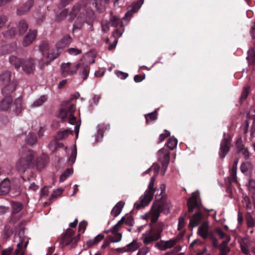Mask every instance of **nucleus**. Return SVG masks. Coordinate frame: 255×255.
Instances as JSON below:
<instances>
[{
  "label": "nucleus",
  "mask_w": 255,
  "mask_h": 255,
  "mask_svg": "<svg viewBox=\"0 0 255 255\" xmlns=\"http://www.w3.org/2000/svg\"><path fill=\"white\" fill-rule=\"evenodd\" d=\"M164 226V225L162 222H158L151 225L150 229L146 231L145 235H142L143 244L147 245L160 239Z\"/></svg>",
  "instance_id": "obj_1"
},
{
  "label": "nucleus",
  "mask_w": 255,
  "mask_h": 255,
  "mask_svg": "<svg viewBox=\"0 0 255 255\" xmlns=\"http://www.w3.org/2000/svg\"><path fill=\"white\" fill-rule=\"evenodd\" d=\"M15 89L16 84L15 83H11L2 89L1 93L4 97L0 102V110L5 111L9 109L12 102L11 93Z\"/></svg>",
  "instance_id": "obj_2"
},
{
  "label": "nucleus",
  "mask_w": 255,
  "mask_h": 255,
  "mask_svg": "<svg viewBox=\"0 0 255 255\" xmlns=\"http://www.w3.org/2000/svg\"><path fill=\"white\" fill-rule=\"evenodd\" d=\"M155 180V177L154 176H152L150 179L148 190L145 192L144 195L140 197V202L136 203L134 204L135 208L136 209L139 210L141 208H144L152 200L153 193L155 191V189L153 188Z\"/></svg>",
  "instance_id": "obj_3"
},
{
  "label": "nucleus",
  "mask_w": 255,
  "mask_h": 255,
  "mask_svg": "<svg viewBox=\"0 0 255 255\" xmlns=\"http://www.w3.org/2000/svg\"><path fill=\"white\" fill-rule=\"evenodd\" d=\"M87 4L88 0H82L74 5L69 13L70 19L73 20L78 15L80 18H84L88 11Z\"/></svg>",
  "instance_id": "obj_4"
},
{
  "label": "nucleus",
  "mask_w": 255,
  "mask_h": 255,
  "mask_svg": "<svg viewBox=\"0 0 255 255\" xmlns=\"http://www.w3.org/2000/svg\"><path fill=\"white\" fill-rule=\"evenodd\" d=\"M170 207V205L167 203L165 197L162 196L158 198L157 194L155 195V201L152 206V211L158 212L159 214L160 213L168 214L169 213Z\"/></svg>",
  "instance_id": "obj_5"
},
{
  "label": "nucleus",
  "mask_w": 255,
  "mask_h": 255,
  "mask_svg": "<svg viewBox=\"0 0 255 255\" xmlns=\"http://www.w3.org/2000/svg\"><path fill=\"white\" fill-rule=\"evenodd\" d=\"M39 50L42 53L43 56L45 57L48 61L45 62V64L48 65L50 62L56 59L60 54V51L58 50L56 52V49L49 51V45L46 41H42L39 45Z\"/></svg>",
  "instance_id": "obj_6"
},
{
  "label": "nucleus",
  "mask_w": 255,
  "mask_h": 255,
  "mask_svg": "<svg viewBox=\"0 0 255 255\" xmlns=\"http://www.w3.org/2000/svg\"><path fill=\"white\" fill-rule=\"evenodd\" d=\"M232 138L231 137H224L220 143L219 155L220 157L224 158L229 152L231 145Z\"/></svg>",
  "instance_id": "obj_7"
},
{
  "label": "nucleus",
  "mask_w": 255,
  "mask_h": 255,
  "mask_svg": "<svg viewBox=\"0 0 255 255\" xmlns=\"http://www.w3.org/2000/svg\"><path fill=\"white\" fill-rule=\"evenodd\" d=\"M79 66L80 64L73 65L70 63H63L61 67L62 73L64 76L74 75L76 73Z\"/></svg>",
  "instance_id": "obj_8"
},
{
  "label": "nucleus",
  "mask_w": 255,
  "mask_h": 255,
  "mask_svg": "<svg viewBox=\"0 0 255 255\" xmlns=\"http://www.w3.org/2000/svg\"><path fill=\"white\" fill-rule=\"evenodd\" d=\"M36 62L33 58L23 59L21 65L22 70L28 74H32L35 70Z\"/></svg>",
  "instance_id": "obj_9"
},
{
  "label": "nucleus",
  "mask_w": 255,
  "mask_h": 255,
  "mask_svg": "<svg viewBox=\"0 0 255 255\" xmlns=\"http://www.w3.org/2000/svg\"><path fill=\"white\" fill-rule=\"evenodd\" d=\"M75 232L71 229H68L66 232L61 235L59 239L60 245L62 248L72 243V236L74 235Z\"/></svg>",
  "instance_id": "obj_10"
},
{
  "label": "nucleus",
  "mask_w": 255,
  "mask_h": 255,
  "mask_svg": "<svg viewBox=\"0 0 255 255\" xmlns=\"http://www.w3.org/2000/svg\"><path fill=\"white\" fill-rule=\"evenodd\" d=\"M72 41V38L71 36L69 34L64 35L62 38H61L56 44V52L58 50L61 53L62 50L68 46Z\"/></svg>",
  "instance_id": "obj_11"
},
{
  "label": "nucleus",
  "mask_w": 255,
  "mask_h": 255,
  "mask_svg": "<svg viewBox=\"0 0 255 255\" xmlns=\"http://www.w3.org/2000/svg\"><path fill=\"white\" fill-rule=\"evenodd\" d=\"M33 167L34 162L32 160H18L16 165L17 170L22 173H24L28 168Z\"/></svg>",
  "instance_id": "obj_12"
},
{
  "label": "nucleus",
  "mask_w": 255,
  "mask_h": 255,
  "mask_svg": "<svg viewBox=\"0 0 255 255\" xmlns=\"http://www.w3.org/2000/svg\"><path fill=\"white\" fill-rule=\"evenodd\" d=\"M157 155L158 159H170L171 158L175 159L176 157V154L174 153L171 154L169 149L165 147L158 151Z\"/></svg>",
  "instance_id": "obj_13"
},
{
  "label": "nucleus",
  "mask_w": 255,
  "mask_h": 255,
  "mask_svg": "<svg viewBox=\"0 0 255 255\" xmlns=\"http://www.w3.org/2000/svg\"><path fill=\"white\" fill-rule=\"evenodd\" d=\"M143 3V0H138L135 2H133L132 3L131 9L126 13L123 18L127 19H130L131 17L132 14L138 10Z\"/></svg>",
  "instance_id": "obj_14"
},
{
  "label": "nucleus",
  "mask_w": 255,
  "mask_h": 255,
  "mask_svg": "<svg viewBox=\"0 0 255 255\" xmlns=\"http://www.w3.org/2000/svg\"><path fill=\"white\" fill-rule=\"evenodd\" d=\"M37 36V30L29 29L28 32L24 37L22 44L24 46L27 47L30 45Z\"/></svg>",
  "instance_id": "obj_15"
},
{
  "label": "nucleus",
  "mask_w": 255,
  "mask_h": 255,
  "mask_svg": "<svg viewBox=\"0 0 255 255\" xmlns=\"http://www.w3.org/2000/svg\"><path fill=\"white\" fill-rule=\"evenodd\" d=\"M20 155L21 157L19 159H38L36 157V153L31 150H27L26 148H22L20 151Z\"/></svg>",
  "instance_id": "obj_16"
},
{
  "label": "nucleus",
  "mask_w": 255,
  "mask_h": 255,
  "mask_svg": "<svg viewBox=\"0 0 255 255\" xmlns=\"http://www.w3.org/2000/svg\"><path fill=\"white\" fill-rule=\"evenodd\" d=\"M11 72L8 71H5L0 75V84L4 85V87L8 85L11 83H15L16 86L17 82L16 81H11Z\"/></svg>",
  "instance_id": "obj_17"
},
{
  "label": "nucleus",
  "mask_w": 255,
  "mask_h": 255,
  "mask_svg": "<svg viewBox=\"0 0 255 255\" xmlns=\"http://www.w3.org/2000/svg\"><path fill=\"white\" fill-rule=\"evenodd\" d=\"M243 141L241 137L238 138L236 142V146L237 148V152L242 153L247 158L249 157V152L247 148H245L243 144Z\"/></svg>",
  "instance_id": "obj_18"
},
{
  "label": "nucleus",
  "mask_w": 255,
  "mask_h": 255,
  "mask_svg": "<svg viewBox=\"0 0 255 255\" xmlns=\"http://www.w3.org/2000/svg\"><path fill=\"white\" fill-rule=\"evenodd\" d=\"M202 218V213L200 211H198L190 218L189 226L193 228L198 226L200 223Z\"/></svg>",
  "instance_id": "obj_19"
},
{
  "label": "nucleus",
  "mask_w": 255,
  "mask_h": 255,
  "mask_svg": "<svg viewBox=\"0 0 255 255\" xmlns=\"http://www.w3.org/2000/svg\"><path fill=\"white\" fill-rule=\"evenodd\" d=\"M34 4L33 0H28L25 2L20 7L17 8V14L19 15L25 14L27 12Z\"/></svg>",
  "instance_id": "obj_20"
},
{
  "label": "nucleus",
  "mask_w": 255,
  "mask_h": 255,
  "mask_svg": "<svg viewBox=\"0 0 255 255\" xmlns=\"http://www.w3.org/2000/svg\"><path fill=\"white\" fill-rule=\"evenodd\" d=\"M11 110L16 115H19L23 110L22 101L20 97L16 99L11 107Z\"/></svg>",
  "instance_id": "obj_21"
},
{
  "label": "nucleus",
  "mask_w": 255,
  "mask_h": 255,
  "mask_svg": "<svg viewBox=\"0 0 255 255\" xmlns=\"http://www.w3.org/2000/svg\"><path fill=\"white\" fill-rule=\"evenodd\" d=\"M68 119V123L71 125H75V131L76 134V138L77 139L78 137V134L79 132L80 126L81 124V121L79 122L77 121V119L74 115H69Z\"/></svg>",
  "instance_id": "obj_22"
},
{
  "label": "nucleus",
  "mask_w": 255,
  "mask_h": 255,
  "mask_svg": "<svg viewBox=\"0 0 255 255\" xmlns=\"http://www.w3.org/2000/svg\"><path fill=\"white\" fill-rule=\"evenodd\" d=\"M10 184L7 179H3L0 184V195L6 194L10 191Z\"/></svg>",
  "instance_id": "obj_23"
},
{
  "label": "nucleus",
  "mask_w": 255,
  "mask_h": 255,
  "mask_svg": "<svg viewBox=\"0 0 255 255\" xmlns=\"http://www.w3.org/2000/svg\"><path fill=\"white\" fill-rule=\"evenodd\" d=\"M80 66L78 67L79 74L84 80L87 79L89 75L90 67L88 65L79 63Z\"/></svg>",
  "instance_id": "obj_24"
},
{
  "label": "nucleus",
  "mask_w": 255,
  "mask_h": 255,
  "mask_svg": "<svg viewBox=\"0 0 255 255\" xmlns=\"http://www.w3.org/2000/svg\"><path fill=\"white\" fill-rule=\"evenodd\" d=\"M24 234V230H21L18 234L19 236V242L17 245V249L14 252V255H19L23 252L24 253V251L22 249V246L24 243V239L21 236Z\"/></svg>",
  "instance_id": "obj_25"
},
{
  "label": "nucleus",
  "mask_w": 255,
  "mask_h": 255,
  "mask_svg": "<svg viewBox=\"0 0 255 255\" xmlns=\"http://www.w3.org/2000/svg\"><path fill=\"white\" fill-rule=\"evenodd\" d=\"M208 222H204L202 225L200 226L198 230V234L202 238L205 239L207 238L208 232Z\"/></svg>",
  "instance_id": "obj_26"
},
{
  "label": "nucleus",
  "mask_w": 255,
  "mask_h": 255,
  "mask_svg": "<svg viewBox=\"0 0 255 255\" xmlns=\"http://www.w3.org/2000/svg\"><path fill=\"white\" fill-rule=\"evenodd\" d=\"M110 22L113 27H117L119 25L123 26L122 20L118 16L114 15L112 11L110 12Z\"/></svg>",
  "instance_id": "obj_27"
},
{
  "label": "nucleus",
  "mask_w": 255,
  "mask_h": 255,
  "mask_svg": "<svg viewBox=\"0 0 255 255\" xmlns=\"http://www.w3.org/2000/svg\"><path fill=\"white\" fill-rule=\"evenodd\" d=\"M10 204L12 207V215L13 216L19 213L23 209V204L16 201H11Z\"/></svg>",
  "instance_id": "obj_28"
},
{
  "label": "nucleus",
  "mask_w": 255,
  "mask_h": 255,
  "mask_svg": "<svg viewBox=\"0 0 255 255\" xmlns=\"http://www.w3.org/2000/svg\"><path fill=\"white\" fill-rule=\"evenodd\" d=\"M17 28L19 34L20 35H23L27 31L28 24L25 20L21 19L18 22Z\"/></svg>",
  "instance_id": "obj_29"
},
{
  "label": "nucleus",
  "mask_w": 255,
  "mask_h": 255,
  "mask_svg": "<svg viewBox=\"0 0 255 255\" xmlns=\"http://www.w3.org/2000/svg\"><path fill=\"white\" fill-rule=\"evenodd\" d=\"M23 60L14 55H11L9 58V63L12 65H13L17 70H18L21 66Z\"/></svg>",
  "instance_id": "obj_30"
},
{
  "label": "nucleus",
  "mask_w": 255,
  "mask_h": 255,
  "mask_svg": "<svg viewBox=\"0 0 255 255\" xmlns=\"http://www.w3.org/2000/svg\"><path fill=\"white\" fill-rule=\"evenodd\" d=\"M187 206L188 207V212H192L195 208L198 207L197 201V197L195 195L192 196L187 201Z\"/></svg>",
  "instance_id": "obj_31"
},
{
  "label": "nucleus",
  "mask_w": 255,
  "mask_h": 255,
  "mask_svg": "<svg viewBox=\"0 0 255 255\" xmlns=\"http://www.w3.org/2000/svg\"><path fill=\"white\" fill-rule=\"evenodd\" d=\"M124 205L125 203L124 202L120 201L118 202L112 209L111 214L114 217L118 216L121 212Z\"/></svg>",
  "instance_id": "obj_32"
},
{
  "label": "nucleus",
  "mask_w": 255,
  "mask_h": 255,
  "mask_svg": "<svg viewBox=\"0 0 255 255\" xmlns=\"http://www.w3.org/2000/svg\"><path fill=\"white\" fill-rule=\"evenodd\" d=\"M63 147L64 144L63 143L54 140L50 141L48 145L49 149L52 152L56 151L59 148H63Z\"/></svg>",
  "instance_id": "obj_33"
},
{
  "label": "nucleus",
  "mask_w": 255,
  "mask_h": 255,
  "mask_svg": "<svg viewBox=\"0 0 255 255\" xmlns=\"http://www.w3.org/2000/svg\"><path fill=\"white\" fill-rule=\"evenodd\" d=\"M73 130L70 129H66L63 131H59L58 132L57 137L59 139H64L66 138L69 134H73Z\"/></svg>",
  "instance_id": "obj_34"
},
{
  "label": "nucleus",
  "mask_w": 255,
  "mask_h": 255,
  "mask_svg": "<svg viewBox=\"0 0 255 255\" xmlns=\"http://www.w3.org/2000/svg\"><path fill=\"white\" fill-rule=\"evenodd\" d=\"M177 139L175 137H170L167 142L166 143L165 145L167 146L166 148H169L170 150H173L177 146Z\"/></svg>",
  "instance_id": "obj_35"
},
{
  "label": "nucleus",
  "mask_w": 255,
  "mask_h": 255,
  "mask_svg": "<svg viewBox=\"0 0 255 255\" xmlns=\"http://www.w3.org/2000/svg\"><path fill=\"white\" fill-rule=\"evenodd\" d=\"M25 140L27 144L33 145L35 144L37 141V136L35 133L30 132L26 136Z\"/></svg>",
  "instance_id": "obj_36"
},
{
  "label": "nucleus",
  "mask_w": 255,
  "mask_h": 255,
  "mask_svg": "<svg viewBox=\"0 0 255 255\" xmlns=\"http://www.w3.org/2000/svg\"><path fill=\"white\" fill-rule=\"evenodd\" d=\"M157 112L155 110L154 112L145 115V118L146 120V124H148L150 122L155 121L157 119Z\"/></svg>",
  "instance_id": "obj_37"
},
{
  "label": "nucleus",
  "mask_w": 255,
  "mask_h": 255,
  "mask_svg": "<svg viewBox=\"0 0 255 255\" xmlns=\"http://www.w3.org/2000/svg\"><path fill=\"white\" fill-rule=\"evenodd\" d=\"M16 28L15 27H11L8 30L3 32V35L6 38H12L16 35Z\"/></svg>",
  "instance_id": "obj_38"
},
{
  "label": "nucleus",
  "mask_w": 255,
  "mask_h": 255,
  "mask_svg": "<svg viewBox=\"0 0 255 255\" xmlns=\"http://www.w3.org/2000/svg\"><path fill=\"white\" fill-rule=\"evenodd\" d=\"M114 234V236H109L108 239L110 241L111 243H117L119 242L121 240L122 234L116 232L115 233L112 232Z\"/></svg>",
  "instance_id": "obj_39"
},
{
  "label": "nucleus",
  "mask_w": 255,
  "mask_h": 255,
  "mask_svg": "<svg viewBox=\"0 0 255 255\" xmlns=\"http://www.w3.org/2000/svg\"><path fill=\"white\" fill-rule=\"evenodd\" d=\"M250 93V87L246 86L243 88V91L240 97V102L243 103L247 98Z\"/></svg>",
  "instance_id": "obj_40"
},
{
  "label": "nucleus",
  "mask_w": 255,
  "mask_h": 255,
  "mask_svg": "<svg viewBox=\"0 0 255 255\" xmlns=\"http://www.w3.org/2000/svg\"><path fill=\"white\" fill-rule=\"evenodd\" d=\"M135 243H136V241H133L131 243L128 244L127 246V248L126 249L125 247L123 249H120V248H119L117 250H124V252H131V251L132 252V251H134L135 250H136L137 248V246L136 245Z\"/></svg>",
  "instance_id": "obj_41"
},
{
  "label": "nucleus",
  "mask_w": 255,
  "mask_h": 255,
  "mask_svg": "<svg viewBox=\"0 0 255 255\" xmlns=\"http://www.w3.org/2000/svg\"><path fill=\"white\" fill-rule=\"evenodd\" d=\"M47 100V97L46 95H42L39 98L36 100L33 103V107H39L43 104Z\"/></svg>",
  "instance_id": "obj_42"
},
{
  "label": "nucleus",
  "mask_w": 255,
  "mask_h": 255,
  "mask_svg": "<svg viewBox=\"0 0 255 255\" xmlns=\"http://www.w3.org/2000/svg\"><path fill=\"white\" fill-rule=\"evenodd\" d=\"M73 170L72 168H67L61 175L59 181L61 182H64L66 179L70 175L73 174Z\"/></svg>",
  "instance_id": "obj_43"
},
{
  "label": "nucleus",
  "mask_w": 255,
  "mask_h": 255,
  "mask_svg": "<svg viewBox=\"0 0 255 255\" xmlns=\"http://www.w3.org/2000/svg\"><path fill=\"white\" fill-rule=\"evenodd\" d=\"M253 168V165L251 162L246 161L243 162L241 166V170L242 172L245 173L249 170H251Z\"/></svg>",
  "instance_id": "obj_44"
},
{
  "label": "nucleus",
  "mask_w": 255,
  "mask_h": 255,
  "mask_svg": "<svg viewBox=\"0 0 255 255\" xmlns=\"http://www.w3.org/2000/svg\"><path fill=\"white\" fill-rule=\"evenodd\" d=\"M248 56L247 59L250 63H255V50L254 48L250 49L248 52Z\"/></svg>",
  "instance_id": "obj_45"
},
{
  "label": "nucleus",
  "mask_w": 255,
  "mask_h": 255,
  "mask_svg": "<svg viewBox=\"0 0 255 255\" xmlns=\"http://www.w3.org/2000/svg\"><path fill=\"white\" fill-rule=\"evenodd\" d=\"M68 14V9L65 8L62 10L59 13L57 14L56 17L57 21H60L63 20Z\"/></svg>",
  "instance_id": "obj_46"
},
{
  "label": "nucleus",
  "mask_w": 255,
  "mask_h": 255,
  "mask_svg": "<svg viewBox=\"0 0 255 255\" xmlns=\"http://www.w3.org/2000/svg\"><path fill=\"white\" fill-rule=\"evenodd\" d=\"M34 162V167L36 166L38 170H41L47 164L46 160H32Z\"/></svg>",
  "instance_id": "obj_47"
},
{
  "label": "nucleus",
  "mask_w": 255,
  "mask_h": 255,
  "mask_svg": "<svg viewBox=\"0 0 255 255\" xmlns=\"http://www.w3.org/2000/svg\"><path fill=\"white\" fill-rule=\"evenodd\" d=\"M237 169L232 168L230 170V176L229 177V180L230 182H237Z\"/></svg>",
  "instance_id": "obj_48"
},
{
  "label": "nucleus",
  "mask_w": 255,
  "mask_h": 255,
  "mask_svg": "<svg viewBox=\"0 0 255 255\" xmlns=\"http://www.w3.org/2000/svg\"><path fill=\"white\" fill-rule=\"evenodd\" d=\"M69 116V114L66 109L63 108L60 110L58 117L61 119L62 122H65V120Z\"/></svg>",
  "instance_id": "obj_49"
},
{
  "label": "nucleus",
  "mask_w": 255,
  "mask_h": 255,
  "mask_svg": "<svg viewBox=\"0 0 255 255\" xmlns=\"http://www.w3.org/2000/svg\"><path fill=\"white\" fill-rule=\"evenodd\" d=\"M4 237L5 238H8L13 234V230L8 225L5 226L4 231Z\"/></svg>",
  "instance_id": "obj_50"
},
{
  "label": "nucleus",
  "mask_w": 255,
  "mask_h": 255,
  "mask_svg": "<svg viewBox=\"0 0 255 255\" xmlns=\"http://www.w3.org/2000/svg\"><path fill=\"white\" fill-rule=\"evenodd\" d=\"M125 217H123L122 219L116 224L112 229H111V232H118L119 229V227L125 222Z\"/></svg>",
  "instance_id": "obj_51"
},
{
  "label": "nucleus",
  "mask_w": 255,
  "mask_h": 255,
  "mask_svg": "<svg viewBox=\"0 0 255 255\" xmlns=\"http://www.w3.org/2000/svg\"><path fill=\"white\" fill-rule=\"evenodd\" d=\"M155 247L157 248L161 251H165L167 250V247L165 244V242L163 240H161L159 242H157L155 244Z\"/></svg>",
  "instance_id": "obj_52"
},
{
  "label": "nucleus",
  "mask_w": 255,
  "mask_h": 255,
  "mask_svg": "<svg viewBox=\"0 0 255 255\" xmlns=\"http://www.w3.org/2000/svg\"><path fill=\"white\" fill-rule=\"evenodd\" d=\"M111 23L110 21H103L102 22V31L105 33L107 32L110 30V25Z\"/></svg>",
  "instance_id": "obj_53"
},
{
  "label": "nucleus",
  "mask_w": 255,
  "mask_h": 255,
  "mask_svg": "<svg viewBox=\"0 0 255 255\" xmlns=\"http://www.w3.org/2000/svg\"><path fill=\"white\" fill-rule=\"evenodd\" d=\"M170 133L169 131L165 130V133L160 134L157 143H160L163 141L166 138L170 136Z\"/></svg>",
  "instance_id": "obj_54"
},
{
  "label": "nucleus",
  "mask_w": 255,
  "mask_h": 255,
  "mask_svg": "<svg viewBox=\"0 0 255 255\" xmlns=\"http://www.w3.org/2000/svg\"><path fill=\"white\" fill-rule=\"evenodd\" d=\"M63 190L62 189H57L56 190H54L52 194L51 195L49 200H51L52 199L56 198L58 196H60Z\"/></svg>",
  "instance_id": "obj_55"
},
{
  "label": "nucleus",
  "mask_w": 255,
  "mask_h": 255,
  "mask_svg": "<svg viewBox=\"0 0 255 255\" xmlns=\"http://www.w3.org/2000/svg\"><path fill=\"white\" fill-rule=\"evenodd\" d=\"M68 112L69 115H74L73 113L75 112L76 110V106L75 104H72L69 105H67L66 108H65Z\"/></svg>",
  "instance_id": "obj_56"
},
{
  "label": "nucleus",
  "mask_w": 255,
  "mask_h": 255,
  "mask_svg": "<svg viewBox=\"0 0 255 255\" xmlns=\"http://www.w3.org/2000/svg\"><path fill=\"white\" fill-rule=\"evenodd\" d=\"M68 52L73 55H77L82 52L81 50L76 48H70L68 49Z\"/></svg>",
  "instance_id": "obj_57"
},
{
  "label": "nucleus",
  "mask_w": 255,
  "mask_h": 255,
  "mask_svg": "<svg viewBox=\"0 0 255 255\" xmlns=\"http://www.w3.org/2000/svg\"><path fill=\"white\" fill-rule=\"evenodd\" d=\"M150 249L148 247H144L139 250L137 255H147Z\"/></svg>",
  "instance_id": "obj_58"
},
{
  "label": "nucleus",
  "mask_w": 255,
  "mask_h": 255,
  "mask_svg": "<svg viewBox=\"0 0 255 255\" xmlns=\"http://www.w3.org/2000/svg\"><path fill=\"white\" fill-rule=\"evenodd\" d=\"M177 243V240L172 239L169 241H165L167 249L172 248Z\"/></svg>",
  "instance_id": "obj_59"
},
{
  "label": "nucleus",
  "mask_w": 255,
  "mask_h": 255,
  "mask_svg": "<svg viewBox=\"0 0 255 255\" xmlns=\"http://www.w3.org/2000/svg\"><path fill=\"white\" fill-rule=\"evenodd\" d=\"M220 251L219 255H228V253L230 252L229 247H220L219 248Z\"/></svg>",
  "instance_id": "obj_60"
},
{
  "label": "nucleus",
  "mask_w": 255,
  "mask_h": 255,
  "mask_svg": "<svg viewBox=\"0 0 255 255\" xmlns=\"http://www.w3.org/2000/svg\"><path fill=\"white\" fill-rule=\"evenodd\" d=\"M7 20L8 18L6 15L4 14L0 15V29L3 27Z\"/></svg>",
  "instance_id": "obj_61"
},
{
  "label": "nucleus",
  "mask_w": 255,
  "mask_h": 255,
  "mask_svg": "<svg viewBox=\"0 0 255 255\" xmlns=\"http://www.w3.org/2000/svg\"><path fill=\"white\" fill-rule=\"evenodd\" d=\"M152 212L153 215L151 219V223L150 224V226L152 225V224L154 225V224L156 223L160 215L158 214V212L156 213L153 211Z\"/></svg>",
  "instance_id": "obj_62"
},
{
  "label": "nucleus",
  "mask_w": 255,
  "mask_h": 255,
  "mask_svg": "<svg viewBox=\"0 0 255 255\" xmlns=\"http://www.w3.org/2000/svg\"><path fill=\"white\" fill-rule=\"evenodd\" d=\"M73 0H61L58 5L59 8H62L68 5Z\"/></svg>",
  "instance_id": "obj_63"
},
{
  "label": "nucleus",
  "mask_w": 255,
  "mask_h": 255,
  "mask_svg": "<svg viewBox=\"0 0 255 255\" xmlns=\"http://www.w3.org/2000/svg\"><path fill=\"white\" fill-rule=\"evenodd\" d=\"M11 193L13 196H17L21 194V189L20 186H17L13 188L11 190Z\"/></svg>",
  "instance_id": "obj_64"
}]
</instances>
